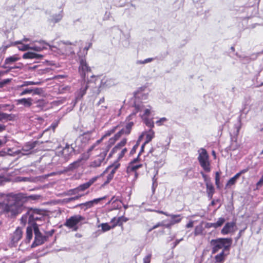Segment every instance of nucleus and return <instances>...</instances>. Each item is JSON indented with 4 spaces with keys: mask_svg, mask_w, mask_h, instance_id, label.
Masks as SVG:
<instances>
[{
    "mask_svg": "<svg viewBox=\"0 0 263 263\" xmlns=\"http://www.w3.org/2000/svg\"><path fill=\"white\" fill-rule=\"evenodd\" d=\"M194 222L193 221H190L186 225V227L187 228H192L193 227Z\"/></svg>",
    "mask_w": 263,
    "mask_h": 263,
    "instance_id": "nucleus-63",
    "label": "nucleus"
},
{
    "mask_svg": "<svg viewBox=\"0 0 263 263\" xmlns=\"http://www.w3.org/2000/svg\"><path fill=\"white\" fill-rule=\"evenodd\" d=\"M84 219L85 218L82 216L76 215L67 219L64 225L70 229H73L74 231H77L78 229L77 224Z\"/></svg>",
    "mask_w": 263,
    "mask_h": 263,
    "instance_id": "nucleus-6",
    "label": "nucleus"
},
{
    "mask_svg": "<svg viewBox=\"0 0 263 263\" xmlns=\"http://www.w3.org/2000/svg\"><path fill=\"white\" fill-rule=\"evenodd\" d=\"M163 152V148L160 147H157L156 148H152L147 154V156H149L150 155L152 156H155L157 157L160 155Z\"/></svg>",
    "mask_w": 263,
    "mask_h": 263,
    "instance_id": "nucleus-22",
    "label": "nucleus"
},
{
    "mask_svg": "<svg viewBox=\"0 0 263 263\" xmlns=\"http://www.w3.org/2000/svg\"><path fill=\"white\" fill-rule=\"evenodd\" d=\"M45 125V121L42 117L34 115V126H36L37 129H42Z\"/></svg>",
    "mask_w": 263,
    "mask_h": 263,
    "instance_id": "nucleus-19",
    "label": "nucleus"
},
{
    "mask_svg": "<svg viewBox=\"0 0 263 263\" xmlns=\"http://www.w3.org/2000/svg\"><path fill=\"white\" fill-rule=\"evenodd\" d=\"M39 65H34V74L36 76V74H42L46 73L50 71V69L49 68H39Z\"/></svg>",
    "mask_w": 263,
    "mask_h": 263,
    "instance_id": "nucleus-27",
    "label": "nucleus"
},
{
    "mask_svg": "<svg viewBox=\"0 0 263 263\" xmlns=\"http://www.w3.org/2000/svg\"><path fill=\"white\" fill-rule=\"evenodd\" d=\"M105 198L106 196H104L101 198L95 199L91 201L86 202L85 203H83V204L87 206V208H91L93 205L94 204H97L100 201L105 199Z\"/></svg>",
    "mask_w": 263,
    "mask_h": 263,
    "instance_id": "nucleus-29",
    "label": "nucleus"
},
{
    "mask_svg": "<svg viewBox=\"0 0 263 263\" xmlns=\"http://www.w3.org/2000/svg\"><path fill=\"white\" fill-rule=\"evenodd\" d=\"M155 133L154 132L150 129L146 134V140L145 141V144L148 143L154 137Z\"/></svg>",
    "mask_w": 263,
    "mask_h": 263,
    "instance_id": "nucleus-36",
    "label": "nucleus"
},
{
    "mask_svg": "<svg viewBox=\"0 0 263 263\" xmlns=\"http://www.w3.org/2000/svg\"><path fill=\"white\" fill-rule=\"evenodd\" d=\"M220 174L218 172L216 173V176H215V184L217 187H219V180H220V177H219Z\"/></svg>",
    "mask_w": 263,
    "mask_h": 263,
    "instance_id": "nucleus-52",
    "label": "nucleus"
},
{
    "mask_svg": "<svg viewBox=\"0 0 263 263\" xmlns=\"http://www.w3.org/2000/svg\"><path fill=\"white\" fill-rule=\"evenodd\" d=\"M92 45V44L91 43H89V44H88V46L87 47H85L84 48V51H85L84 55H85L87 54V51L91 47Z\"/></svg>",
    "mask_w": 263,
    "mask_h": 263,
    "instance_id": "nucleus-62",
    "label": "nucleus"
},
{
    "mask_svg": "<svg viewBox=\"0 0 263 263\" xmlns=\"http://www.w3.org/2000/svg\"><path fill=\"white\" fill-rule=\"evenodd\" d=\"M206 227L208 228H217L216 227L215 222L214 223H207L206 224Z\"/></svg>",
    "mask_w": 263,
    "mask_h": 263,
    "instance_id": "nucleus-61",
    "label": "nucleus"
},
{
    "mask_svg": "<svg viewBox=\"0 0 263 263\" xmlns=\"http://www.w3.org/2000/svg\"><path fill=\"white\" fill-rule=\"evenodd\" d=\"M206 193L210 198H212L214 193V188L212 183H207L206 185Z\"/></svg>",
    "mask_w": 263,
    "mask_h": 263,
    "instance_id": "nucleus-30",
    "label": "nucleus"
},
{
    "mask_svg": "<svg viewBox=\"0 0 263 263\" xmlns=\"http://www.w3.org/2000/svg\"><path fill=\"white\" fill-rule=\"evenodd\" d=\"M11 81L10 79H7L0 82V88H2L4 86Z\"/></svg>",
    "mask_w": 263,
    "mask_h": 263,
    "instance_id": "nucleus-53",
    "label": "nucleus"
},
{
    "mask_svg": "<svg viewBox=\"0 0 263 263\" xmlns=\"http://www.w3.org/2000/svg\"><path fill=\"white\" fill-rule=\"evenodd\" d=\"M232 243V240L230 238H218L212 239L210 244L212 246V253L215 254L222 249V251L228 250Z\"/></svg>",
    "mask_w": 263,
    "mask_h": 263,
    "instance_id": "nucleus-3",
    "label": "nucleus"
},
{
    "mask_svg": "<svg viewBox=\"0 0 263 263\" xmlns=\"http://www.w3.org/2000/svg\"><path fill=\"white\" fill-rule=\"evenodd\" d=\"M40 95L43 97L45 96L46 93L43 88L34 87V95Z\"/></svg>",
    "mask_w": 263,
    "mask_h": 263,
    "instance_id": "nucleus-40",
    "label": "nucleus"
},
{
    "mask_svg": "<svg viewBox=\"0 0 263 263\" xmlns=\"http://www.w3.org/2000/svg\"><path fill=\"white\" fill-rule=\"evenodd\" d=\"M98 179V177H94L86 183L80 185L78 187L74 189L75 191L80 192L84 191L89 188Z\"/></svg>",
    "mask_w": 263,
    "mask_h": 263,
    "instance_id": "nucleus-14",
    "label": "nucleus"
},
{
    "mask_svg": "<svg viewBox=\"0 0 263 263\" xmlns=\"http://www.w3.org/2000/svg\"><path fill=\"white\" fill-rule=\"evenodd\" d=\"M35 100V102L34 101V108H36L35 111H38L41 109H42L45 104L46 103V101L42 98V99H37V98H34V100Z\"/></svg>",
    "mask_w": 263,
    "mask_h": 263,
    "instance_id": "nucleus-20",
    "label": "nucleus"
},
{
    "mask_svg": "<svg viewBox=\"0 0 263 263\" xmlns=\"http://www.w3.org/2000/svg\"><path fill=\"white\" fill-rule=\"evenodd\" d=\"M167 120L166 118L163 117L161 118L159 120L157 121L156 122V124L158 125H161L162 124V123L166 121Z\"/></svg>",
    "mask_w": 263,
    "mask_h": 263,
    "instance_id": "nucleus-60",
    "label": "nucleus"
},
{
    "mask_svg": "<svg viewBox=\"0 0 263 263\" xmlns=\"http://www.w3.org/2000/svg\"><path fill=\"white\" fill-rule=\"evenodd\" d=\"M239 174H236L234 177H233L232 178H231L229 180V181H228V182L227 183L226 186H230L236 183V180L239 178Z\"/></svg>",
    "mask_w": 263,
    "mask_h": 263,
    "instance_id": "nucleus-37",
    "label": "nucleus"
},
{
    "mask_svg": "<svg viewBox=\"0 0 263 263\" xmlns=\"http://www.w3.org/2000/svg\"><path fill=\"white\" fill-rule=\"evenodd\" d=\"M15 116L13 114H8L0 112V121H13L14 120Z\"/></svg>",
    "mask_w": 263,
    "mask_h": 263,
    "instance_id": "nucleus-24",
    "label": "nucleus"
},
{
    "mask_svg": "<svg viewBox=\"0 0 263 263\" xmlns=\"http://www.w3.org/2000/svg\"><path fill=\"white\" fill-rule=\"evenodd\" d=\"M17 104H23L25 106L29 107L32 104V99L31 98H23L21 99H18L16 100Z\"/></svg>",
    "mask_w": 263,
    "mask_h": 263,
    "instance_id": "nucleus-26",
    "label": "nucleus"
},
{
    "mask_svg": "<svg viewBox=\"0 0 263 263\" xmlns=\"http://www.w3.org/2000/svg\"><path fill=\"white\" fill-rule=\"evenodd\" d=\"M138 158L134 159L129 163L126 168L127 173L129 175L132 173H134L135 179H136L138 176V173L136 172V171L142 166V164L138 163Z\"/></svg>",
    "mask_w": 263,
    "mask_h": 263,
    "instance_id": "nucleus-9",
    "label": "nucleus"
},
{
    "mask_svg": "<svg viewBox=\"0 0 263 263\" xmlns=\"http://www.w3.org/2000/svg\"><path fill=\"white\" fill-rule=\"evenodd\" d=\"M45 211L38 209H34V223L37 221L44 220Z\"/></svg>",
    "mask_w": 263,
    "mask_h": 263,
    "instance_id": "nucleus-17",
    "label": "nucleus"
},
{
    "mask_svg": "<svg viewBox=\"0 0 263 263\" xmlns=\"http://www.w3.org/2000/svg\"><path fill=\"white\" fill-rule=\"evenodd\" d=\"M23 231L21 228L17 227L13 233L11 235L10 243L11 247H16L18 241L22 239Z\"/></svg>",
    "mask_w": 263,
    "mask_h": 263,
    "instance_id": "nucleus-8",
    "label": "nucleus"
},
{
    "mask_svg": "<svg viewBox=\"0 0 263 263\" xmlns=\"http://www.w3.org/2000/svg\"><path fill=\"white\" fill-rule=\"evenodd\" d=\"M126 143V139H123L120 143L117 144L112 149V153H116L118 151L120 150L123 146H124Z\"/></svg>",
    "mask_w": 263,
    "mask_h": 263,
    "instance_id": "nucleus-34",
    "label": "nucleus"
},
{
    "mask_svg": "<svg viewBox=\"0 0 263 263\" xmlns=\"http://www.w3.org/2000/svg\"><path fill=\"white\" fill-rule=\"evenodd\" d=\"M91 139V136L90 133H85L82 137L81 138V141L82 142L86 144Z\"/></svg>",
    "mask_w": 263,
    "mask_h": 263,
    "instance_id": "nucleus-39",
    "label": "nucleus"
},
{
    "mask_svg": "<svg viewBox=\"0 0 263 263\" xmlns=\"http://www.w3.org/2000/svg\"><path fill=\"white\" fill-rule=\"evenodd\" d=\"M83 83H82L81 87L80 90L77 92L76 96V99H81L86 93V90L88 88V82H86V79H83Z\"/></svg>",
    "mask_w": 263,
    "mask_h": 263,
    "instance_id": "nucleus-13",
    "label": "nucleus"
},
{
    "mask_svg": "<svg viewBox=\"0 0 263 263\" xmlns=\"http://www.w3.org/2000/svg\"><path fill=\"white\" fill-rule=\"evenodd\" d=\"M30 199H33V196H27L23 193L9 194V198L3 208V212L15 216L22 211L23 204Z\"/></svg>",
    "mask_w": 263,
    "mask_h": 263,
    "instance_id": "nucleus-1",
    "label": "nucleus"
},
{
    "mask_svg": "<svg viewBox=\"0 0 263 263\" xmlns=\"http://www.w3.org/2000/svg\"><path fill=\"white\" fill-rule=\"evenodd\" d=\"M107 151L104 152L98 156L96 159L92 162L91 166L92 167H98L101 165L102 163L104 161L106 157Z\"/></svg>",
    "mask_w": 263,
    "mask_h": 263,
    "instance_id": "nucleus-18",
    "label": "nucleus"
},
{
    "mask_svg": "<svg viewBox=\"0 0 263 263\" xmlns=\"http://www.w3.org/2000/svg\"><path fill=\"white\" fill-rule=\"evenodd\" d=\"M225 222V219L223 217L218 218L217 221L215 222L216 228L220 227Z\"/></svg>",
    "mask_w": 263,
    "mask_h": 263,
    "instance_id": "nucleus-46",
    "label": "nucleus"
},
{
    "mask_svg": "<svg viewBox=\"0 0 263 263\" xmlns=\"http://www.w3.org/2000/svg\"><path fill=\"white\" fill-rule=\"evenodd\" d=\"M201 174L202 175L203 178L204 179V181L205 182L206 185L207 183H211L210 181V178L206 175H205L202 172H201Z\"/></svg>",
    "mask_w": 263,
    "mask_h": 263,
    "instance_id": "nucleus-50",
    "label": "nucleus"
},
{
    "mask_svg": "<svg viewBox=\"0 0 263 263\" xmlns=\"http://www.w3.org/2000/svg\"><path fill=\"white\" fill-rule=\"evenodd\" d=\"M47 46H48L51 49H52L53 47H54L53 46L50 45L49 44L44 41H34V51H41L43 49H46Z\"/></svg>",
    "mask_w": 263,
    "mask_h": 263,
    "instance_id": "nucleus-12",
    "label": "nucleus"
},
{
    "mask_svg": "<svg viewBox=\"0 0 263 263\" xmlns=\"http://www.w3.org/2000/svg\"><path fill=\"white\" fill-rule=\"evenodd\" d=\"M236 226L235 222H229L226 223L221 231V234L226 235L229 233L234 232V228Z\"/></svg>",
    "mask_w": 263,
    "mask_h": 263,
    "instance_id": "nucleus-16",
    "label": "nucleus"
},
{
    "mask_svg": "<svg viewBox=\"0 0 263 263\" xmlns=\"http://www.w3.org/2000/svg\"><path fill=\"white\" fill-rule=\"evenodd\" d=\"M9 194H5L4 193H0V208L4 206L6 202L9 198Z\"/></svg>",
    "mask_w": 263,
    "mask_h": 263,
    "instance_id": "nucleus-33",
    "label": "nucleus"
},
{
    "mask_svg": "<svg viewBox=\"0 0 263 263\" xmlns=\"http://www.w3.org/2000/svg\"><path fill=\"white\" fill-rule=\"evenodd\" d=\"M133 125L134 123L133 122H129L126 124L125 127L123 128L122 130H124V133L125 134H129Z\"/></svg>",
    "mask_w": 263,
    "mask_h": 263,
    "instance_id": "nucleus-38",
    "label": "nucleus"
},
{
    "mask_svg": "<svg viewBox=\"0 0 263 263\" xmlns=\"http://www.w3.org/2000/svg\"><path fill=\"white\" fill-rule=\"evenodd\" d=\"M99 227H101L102 228V231L103 232L108 231L110 230L111 229H112V226H110L107 223H101L100 225L99 226Z\"/></svg>",
    "mask_w": 263,
    "mask_h": 263,
    "instance_id": "nucleus-43",
    "label": "nucleus"
},
{
    "mask_svg": "<svg viewBox=\"0 0 263 263\" xmlns=\"http://www.w3.org/2000/svg\"><path fill=\"white\" fill-rule=\"evenodd\" d=\"M54 231L53 230H52L51 231H49L48 232H46V235L45 236H47V238L48 237V236H51L53 235V233H54Z\"/></svg>",
    "mask_w": 263,
    "mask_h": 263,
    "instance_id": "nucleus-64",
    "label": "nucleus"
},
{
    "mask_svg": "<svg viewBox=\"0 0 263 263\" xmlns=\"http://www.w3.org/2000/svg\"><path fill=\"white\" fill-rule=\"evenodd\" d=\"M32 89H26L20 93V96H23L27 93H30L32 92Z\"/></svg>",
    "mask_w": 263,
    "mask_h": 263,
    "instance_id": "nucleus-56",
    "label": "nucleus"
},
{
    "mask_svg": "<svg viewBox=\"0 0 263 263\" xmlns=\"http://www.w3.org/2000/svg\"><path fill=\"white\" fill-rule=\"evenodd\" d=\"M116 85L115 80L107 77H104L101 81L100 88H108Z\"/></svg>",
    "mask_w": 263,
    "mask_h": 263,
    "instance_id": "nucleus-11",
    "label": "nucleus"
},
{
    "mask_svg": "<svg viewBox=\"0 0 263 263\" xmlns=\"http://www.w3.org/2000/svg\"><path fill=\"white\" fill-rule=\"evenodd\" d=\"M8 181H9V179L8 178L5 177L4 176L0 175V185H3L5 182Z\"/></svg>",
    "mask_w": 263,
    "mask_h": 263,
    "instance_id": "nucleus-49",
    "label": "nucleus"
},
{
    "mask_svg": "<svg viewBox=\"0 0 263 263\" xmlns=\"http://www.w3.org/2000/svg\"><path fill=\"white\" fill-rule=\"evenodd\" d=\"M17 44H18V48L21 51H26L29 48V46L28 45H25L22 43L21 42H16L15 43Z\"/></svg>",
    "mask_w": 263,
    "mask_h": 263,
    "instance_id": "nucleus-41",
    "label": "nucleus"
},
{
    "mask_svg": "<svg viewBox=\"0 0 263 263\" xmlns=\"http://www.w3.org/2000/svg\"><path fill=\"white\" fill-rule=\"evenodd\" d=\"M127 152V149L126 148H124V149H123L121 153H120L119 154V157H118V159H121L122 157H123V156H124L125 154Z\"/></svg>",
    "mask_w": 263,
    "mask_h": 263,
    "instance_id": "nucleus-59",
    "label": "nucleus"
},
{
    "mask_svg": "<svg viewBox=\"0 0 263 263\" xmlns=\"http://www.w3.org/2000/svg\"><path fill=\"white\" fill-rule=\"evenodd\" d=\"M135 109L138 111H144V114L141 116L142 118H144L145 117L147 118L148 116L151 112V107L148 106V108H145V106L142 104H135Z\"/></svg>",
    "mask_w": 263,
    "mask_h": 263,
    "instance_id": "nucleus-15",
    "label": "nucleus"
},
{
    "mask_svg": "<svg viewBox=\"0 0 263 263\" xmlns=\"http://www.w3.org/2000/svg\"><path fill=\"white\" fill-rule=\"evenodd\" d=\"M32 179L31 177H17L15 179V181L16 182H21V181H29L31 182Z\"/></svg>",
    "mask_w": 263,
    "mask_h": 263,
    "instance_id": "nucleus-42",
    "label": "nucleus"
},
{
    "mask_svg": "<svg viewBox=\"0 0 263 263\" xmlns=\"http://www.w3.org/2000/svg\"><path fill=\"white\" fill-rule=\"evenodd\" d=\"M34 63H38L37 60L41 59L43 58V55L41 54L34 53Z\"/></svg>",
    "mask_w": 263,
    "mask_h": 263,
    "instance_id": "nucleus-47",
    "label": "nucleus"
},
{
    "mask_svg": "<svg viewBox=\"0 0 263 263\" xmlns=\"http://www.w3.org/2000/svg\"><path fill=\"white\" fill-rule=\"evenodd\" d=\"M74 148L72 145L66 144L62 151L59 153V155H61L63 159V161H67L74 153Z\"/></svg>",
    "mask_w": 263,
    "mask_h": 263,
    "instance_id": "nucleus-10",
    "label": "nucleus"
},
{
    "mask_svg": "<svg viewBox=\"0 0 263 263\" xmlns=\"http://www.w3.org/2000/svg\"><path fill=\"white\" fill-rule=\"evenodd\" d=\"M63 11H61L58 14H53L50 16L48 19L49 22L55 24L60 22L63 18Z\"/></svg>",
    "mask_w": 263,
    "mask_h": 263,
    "instance_id": "nucleus-23",
    "label": "nucleus"
},
{
    "mask_svg": "<svg viewBox=\"0 0 263 263\" xmlns=\"http://www.w3.org/2000/svg\"><path fill=\"white\" fill-rule=\"evenodd\" d=\"M21 223L25 226L27 222L30 224L27 228L26 238L23 242L28 243L30 242L32 237L33 228V210L30 208L27 212L23 215L21 219Z\"/></svg>",
    "mask_w": 263,
    "mask_h": 263,
    "instance_id": "nucleus-2",
    "label": "nucleus"
},
{
    "mask_svg": "<svg viewBox=\"0 0 263 263\" xmlns=\"http://www.w3.org/2000/svg\"><path fill=\"white\" fill-rule=\"evenodd\" d=\"M152 254H148L143 258V263H150Z\"/></svg>",
    "mask_w": 263,
    "mask_h": 263,
    "instance_id": "nucleus-51",
    "label": "nucleus"
},
{
    "mask_svg": "<svg viewBox=\"0 0 263 263\" xmlns=\"http://www.w3.org/2000/svg\"><path fill=\"white\" fill-rule=\"evenodd\" d=\"M154 60V58H149L146 59L144 60H137L136 62V64L137 65L145 64L146 63H150V62H152Z\"/></svg>",
    "mask_w": 263,
    "mask_h": 263,
    "instance_id": "nucleus-44",
    "label": "nucleus"
},
{
    "mask_svg": "<svg viewBox=\"0 0 263 263\" xmlns=\"http://www.w3.org/2000/svg\"><path fill=\"white\" fill-rule=\"evenodd\" d=\"M164 226V224L163 223V222H158L157 224H156V225L154 226L149 230V231H152L153 230H154L159 227H162V226Z\"/></svg>",
    "mask_w": 263,
    "mask_h": 263,
    "instance_id": "nucleus-55",
    "label": "nucleus"
},
{
    "mask_svg": "<svg viewBox=\"0 0 263 263\" xmlns=\"http://www.w3.org/2000/svg\"><path fill=\"white\" fill-rule=\"evenodd\" d=\"M114 176L110 174H109L107 176V179L105 181L104 184L108 183L113 178Z\"/></svg>",
    "mask_w": 263,
    "mask_h": 263,
    "instance_id": "nucleus-58",
    "label": "nucleus"
},
{
    "mask_svg": "<svg viewBox=\"0 0 263 263\" xmlns=\"http://www.w3.org/2000/svg\"><path fill=\"white\" fill-rule=\"evenodd\" d=\"M223 251H221L219 254L215 256L216 260L215 263H223L225 259V255Z\"/></svg>",
    "mask_w": 263,
    "mask_h": 263,
    "instance_id": "nucleus-32",
    "label": "nucleus"
},
{
    "mask_svg": "<svg viewBox=\"0 0 263 263\" xmlns=\"http://www.w3.org/2000/svg\"><path fill=\"white\" fill-rule=\"evenodd\" d=\"M198 153V160L201 166L205 172H209L211 171V168L209 161V155L206 151L204 148H201L199 149Z\"/></svg>",
    "mask_w": 263,
    "mask_h": 263,
    "instance_id": "nucleus-5",
    "label": "nucleus"
},
{
    "mask_svg": "<svg viewBox=\"0 0 263 263\" xmlns=\"http://www.w3.org/2000/svg\"><path fill=\"white\" fill-rule=\"evenodd\" d=\"M21 58L17 54H14L12 56L7 58L5 60L6 65L12 64L16 61H18Z\"/></svg>",
    "mask_w": 263,
    "mask_h": 263,
    "instance_id": "nucleus-28",
    "label": "nucleus"
},
{
    "mask_svg": "<svg viewBox=\"0 0 263 263\" xmlns=\"http://www.w3.org/2000/svg\"><path fill=\"white\" fill-rule=\"evenodd\" d=\"M41 224L34 223V234L35 235L34 247L43 244L47 239V236L43 235L39 231L38 226Z\"/></svg>",
    "mask_w": 263,
    "mask_h": 263,
    "instance_id": "nucleus-7",
    "label": "nucleus"
},
{
    "mask_svg": "<svg viewBox=\"0 0 263 263\" xmlns=\"http://www.w3.org/2000/svg\"><path fill=\"white\" fill-rule=\"evenodd\" d=\"M128 218L124 216H121L116 219L115 217L112 218L110 221L111 223H114L112 226V228H115L117 226H121L122 225L123 222H125L128 220Z\"/></svg>",
    "mask_w": 263,
    "mask_h": 263,
    "instance_id": "nucleus-21",
    "label": "nucleus"
},
{
    "mask_svg": "<svg viewBox=\"0 0 263 263\" xmlns=\"http://www.w3.org/2000/svg\"><path fill=\"white\" fill-rule=\"evenodd\" d=\"M125 134L124 130H121L118 132L115 135L114 138H110L109 140V142L110 144H113L122 135Z\"/></svg>",
    "mask_w": 263,
    "mask_h": 263,
    "instance_id": "nucleus-35",
    "label": "nucleus"
},
{
    "mask_svg": "<svg viewBox=\"0 0 263 263\" xmlns=\"http://www.w3.org/2000/svg\"><path fill=\"white\" fill-rule=\"evenodd\" d=\"M80 160L75 161L70 164L71 168H75L80 165Z\"/></svg>",
    "mask_w": 263,
    "mask_h": 263,
    "instance_id": "nucleus-54",
    "label": "nucleus"
},
{
    "mask_svg": "<svg viewBox=\"0 0 263 263\" xmlns=\"http://www.w3.org/2000/svg\"><path fill=\"white\" fill-rule=\"evenodd\" d=\"M120 163L118 162H116L114 164L109 165L107 168L106 171H109L110 170V172L109 174H111L112 175L114 176L115 173H116L117 170L118 168V167L120 166Z\"/></svg>",
    "mask_w": 263,
    "mask_h": 263,
    "instance_id": "nucleus-31",
    "label": "nucleus"
},
{
    "mask_svg": "<svg viewBox=\"0 0 263 263\" xmlns=\"http://www.w3.org/2000/svg\"><path fill=\"white\" fill-rule=\"evenodd\" d=\"M143 119L144 120V123L147 126L151 128L154 127V122L153 121L152 119H148L146 117L143 118Z\"/></svg>",
    "mask_w": 263,
    "mask_h": 263,
    "instance_id": "nucleus-45",
    "label": "nucleus"
},
{
    "mask_svg": "<svg viewBox=\"0 0 263 263\" xmlns=\"http://www.w3.org/2000/svg\"><path fill=\"white\" fill-rule=\"evenodd\" d=\"M168 217H171V221L172 224H175L179 223L182 219V217L180 214L175 215L170 214Z\"/></svg>",
    "mask_w": 263,
    "mask_h": 263,
    "instance_id": "nucleus-25",
    "label": "nucleus"
},
{
    "mask_svg": "<svg viewBox=\"0 0 263 263\" xmlns=\"http://www.w3.org/2000/svg\"><path fill=\"white\" fill-rule=\"evenodd\" d=\"M116 129V127H115L114 128H113L110 130H108L107 132H106L105 134L104 135L103 137H105L109 136L111 134H112V133H114L115 132Z\"/></svg>",
    "mask_w": 263,
    "mask_h": 263,
    "instance_id": "nucleus-57",
    "label": "nucleus"
},
{
    "mask_svg": "<svg viewBox=\"0 0 263 263\" xmlns=\"http://www.w3.org/2000/svg\"><path fill=\"white\" fill-rule=\"evenodd\" d=\"M78 57L79 64V72L82 79H85L86 74L91 72V69L86 60L85 55H81L80 53H79Z\"/></svg>",
    "mask_w": 263,
    "mask_h": 263,
    "instance_id": "nucleus-4",
    "label": "nucleus"
},
{
    "mask_svg": "<svg viewBox=\"0 0 263 263\" xmlns=\"http://www.w3.org/2000/svg\"><path fill=\"white\" fill-rule=\"evenodd\" d=\"M23 58L24 59H33V52H28L25 53L23 54Z\"/></svg>",
    "mask_w": 263,
    "mask_h": 263,
    "instance_id": "nucleus-48",
    "label": "nucleus"
}]
</instances>
